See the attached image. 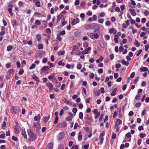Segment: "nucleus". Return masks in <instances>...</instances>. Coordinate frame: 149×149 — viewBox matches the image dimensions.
<instances>
[{
	"mask_svg": "<svg viewBox=\"0 0 149 149\" xmlns=\"http://www.w3.org/2000/svg\"><path fill=\"white\" fill-rule=\"evenodd\" d=\"M77 109L76 108H74L72 109V112L74 113V116H75L76 115V113L77 111Z\"/></svg>",
	"mask_w": 149,
	"mask_h": 149,
	"instance_id": "obj_40",
	"label": "nucleus"
},
{
	"mask_svg": "<svg viewBox=\"0 0 149 149\" xmlns=\"http://www.w3.org/2000/svg\"><path fill=\"white\" fill-rule=\"evenodd\" d=\"M100 93V91L99 90H97L95 92V95L96 96H97L99 95Z\"/></svg>",
	"mask_w": 149,
	"mask_h": 149,
	"instance_id": "obj_42",
	"label": "nucleus"
},
{
	"mask_svg": "<svg viewBox=\"0 0 149 149\" xmlns=\"http://www.w3.org/2000/svg\"><path fill=\"white\" fill-rule=\"evenodd\" d=\"M117 90V88H115L113 91L112 93H111V95L112 96H114L116 95V92Z\"/></svg>",
	"mask_w": 149,
	"mask_h": 149,
	"instance_id": "obj_22",
	"label": "nucleus"
},
{
	"mask_svg": "<svg viewBox=\"0 0 149 149\" xmlns=\"http://www.w3.org/2000/svg\"><path fill=\"white\" fill-rule=\"evenodd\" d=\"M148 68L146 67H142L140 68V72H145L148 70Z\"/></svg>",
	"mask_w": 149,
	"mask_h": 149,
	"instance_id": "obj_21",
	"label": "nucleus"
},
{
	"mask_svg": "<svg viewBox=\"0 0 149 149\" xmlns=\"http://www.w3.org/2000/svg\"><path fill=\"white\" fill-rule=\"evenodd\" d=\"M116 137V135L115 133H113L112 136H111V138L113 139H115Z\"/></svg>",
	"mask_w": 149,
	"mask_h": 149,
	"instance_id": "obj_63",
	"label": "nucleus"
},
{
	"mask_svg": "<svg viewBox=\"0 0 149 149\" xmlns=\"http://www.w3.org/2000/svg\"><path fill=\"white\" fill-rule=\"evenodd\" d=\"M16 125L15 126V133L17 134H18L19 132V130L18 127V124L17 123H16Z\"/></svg>",
	"mask_w": 149,
	"mask_h": 149,
	"instance_id": "obj_15",
	"label": "nucleus"
},
{
	"mask_svg": "<svg viewBox=\"0 0 149 149\" xmlns=\"http://www.w3.org/2000/svg\"><path fill=\"white\" fill-rule=\"evenodd\" d=\"M135 74L134 72H132L130 75V77L131 78H133L134 77Z\"/></svg>",
	"mask_w": 149,
	"mask_h": 149,
	"instance_id": "obj_61",
	"label": "nucleus"
},
{
	"mask_svg": "<svg viewBox=\"0 0 149 149\" xmlns=\"http://www.w3.org/2000/svg\"><path fill=\"white\" fill-rule=\"evenodd\" d=\"M139 80V78L137 77L133 81V83L134 84H136L137 82Z\"/></svg>",
	"mask_w": 149,
	"mask_h": 149,
	"instance_id": "obj_43",
	"label": "nucleus"
},
{
	"mask_svg": "<svg viewBox=\"0 0 149 149\" xmlns=\"http://www.w3.org/2000/svg\"><path fill=\"white\" fill-rule=\"evenodd\" d=\"M5 137V134L4 133L0 135V138L1 139H4Z\"/></svg>",
	"mask_w": 149,
	"mask_h": 149,
	"instance_id": "obj_64",
	"label": "nucleus"
},
{
	"mask_svg": "<svg viewBox=\"0 0 149 149\" xmlns=\"http://www.w3.org/2000/svg\"><path fill=\"white\" fill-rule=\"evenodd\" d=\"M58 117H56V118H55L54 122V124H56L57 123L58 121Z\"/></svg>",
	"mask_w": 149,
	"mask_h": 149,
	"instance_id": "obj_60",
	"label": "nucleus"
},
{
	"mask_svg": "<svg viewBox=\"0 0 149 149\" xmlns=\"http://www.w3.org/2000/svg\"><path fill=\"white\" fill-rule=\"evenodd\" d=\"M67 125V123L65 121L63 122L62 123H60L58 124L59 126L61 127H66Z\"/></svg>",
	"mask_w": 149,
	"mask_h": 149,
	"instance_id": "obj_12",
	"label": "nucleus"
},
{
	"mask_svg": "<svg viewBox=\"0 0 149 149\" xmlns=\"http://www.w3.org/2000/svg\"><path fill=\"white\" fill-rule=\"evenodd\" d=\"M63 15L61 14L59 15L57 17V19L58 21H60V20L62 19L63 17Z\"/></svg>",
	"mask_w": 149,
	"mask_h": 149,
	"instance_id": "obj_23",
	"label": "nucleus"
},
{
	"mask_svg": "<svg viewBox=\"0 0 149 149\" xmlns=\"http://www.w3.org/2000/svg\"><path fill=\"white\" fill-rule=\"evenodd\" d=\"M36 67V65L34 64H33L32 65L29 67L30 69H32Z\"/></svg>",
	"mask_w": 149,
	"mask_h": 149,
	"instance_id": "obj_47",
	"label": "nucleus"
},
{
	"mask_svg": "<svg viewBox=\"0 0 149 149\" xmlns=\"http://www.w3.org/2000/svg\"><path fill=\"white\" fill-rule=\"evenodd\" d=\"M57 39L60 41H61L62 40V38L60 37V35L58 34L57 35Z\"/></svg>",
	"mask_w": 149,
	"mask_h": 149,
	"instance_id": "obj_41",
	"label": "nucleus"
},
{
	"mask_svg": "<svg viewBox=\"0 0 149 149\" xmlns=\"http://www.w3.org/2000/svg\"><path fill=\"white\" fill-rule=\"evenodd\" d=\"M79 118L81 120L83 119V113L82 112H81L79 113Z\"/></svg>",
	"mask_w": 149,
	"mask_h": 149,
	"instance_id": "obj_36",
	"label": "nucleus"
},
{
	"mask_svg": "<svg viewBox=\"0 0 149 149\" xmlns=\"http://www.w3.org/2000/svg\"><path fill=\"white\" fill-rule=\"evenodd\" d=\"M58 149H64V145L63 144H60L59 146Z\"/></svg>",
	"mask_w": 149,
	"mask_h": 149,
	"instance_id": "obj_45",
	"label": "nucleus"
},
{
	"mask_svg": "<svg viewBox=\"0 0 149 149\" xmlns=\"http://www.w3.org/2000/svg\"><path fill=\"white\" fill-rule=\"evenodd\" d=\"M48 63L49 64V68H52L54 66V64L52 63H51L50 62H48Z\"/></svg>",
	"mask_w": 149,
	"mask_h": 149,
	"instance_id": "obj_46",
	"label": "nucleus"
},
{
	"mask_svg": "<svg viewBox=\"0 0 149 149\" xmlns=\"http://www.w3.org/2000/svg\"><path fill=\"white\" fill-rule=\"evenodd\" d=\"M12 113L14 114L17 113L19 111V108L18 107H11Z\"/></svg>",
	"mask_w": 149,
	"mask_h": 149,
	"instance_id": "obj_3",
	"label": "nucleus"
},
{
	"mask_svg": "<svg viewBox=\"0 0 149 149\" xmlns=\"http://www.w3.org/2000/svg\"><path fill=\"white\" fill-rule=\"evenodd\" d=\"M122 121L120 119H118L116 122V126H118L122 124Z\"/></svg>",
	"mask_w": 149,
	"mask_h": 149,
	"instance_id": "obj_18",
	"label": "nucleus"
},
{
	"mask_svg": "<svg viewBox=\"0 0 149 149\" xmlns=\"http://www.w3.org/2000/svg\"><path fill=\"white\" fill-rule=\"evenodd\" d=\"M140 98V95L139 94H137L135 97V99L137 100H139Z\"/></svg>",
	"mask_w": 149,
	"mask_h": 149,
	"instance_id": "obj_50",
	"label": "nucleus"
},
{
	"mask_svg": "<svg viewBox=\"0 0 149 149\" xmlns=\"http://www.w3.org/2000/svg\"><path fill=\"white\" fill-rule=\"evenodd\" d=\"M81 64L80 63H79L77 65V68L78 69H80L81 68Z\"/></svg>",
	"mask_w": 149,
	"mask_h": 149,
	"instance_id": "obj_49",
	"label": "nucleus"
},
{
	"mask_svg": "<svg viewBox=\"0 0 149 149\" xmlns=\"http://www.w3.org/2000/svg\"><path fill=\"white\" fill-rule=\"evenodd\" d=\"M78 140L79 141H80L82 139V136L81 135V132L80 131L79 133V135L78 137Z\"/></svg>",
	"mask_w": 149,
	"mask_h": 149,
	"instance_id": "obj_24",
	"label": "nucleus"
},
{
	"mask_svg": "<svg viewBox=\"0 0 149 149\" xmlns=\"http://www.w3.org/2000/svg\"><path fill=\"white\" fill-rule=\"evenodd\" d=\"M134 45L136 47H139L140 45V44L139 43L138 41L136 40L135 41Z\"/></svg>",
	"mask_w": 149,
	"mask_h": 149,
	"instance_id": "obj_32",
	"label": "nucleus"
},
{
	"mask_svg": "<svg viewBox=\"0 0 149 149\" xmlns=\"http://www.w3.org/2000/svg\"><path fill=\"white\" fill-rule=\"evenodd\" d=\"M91 49V47H88L87 49H85L82 51V54L84 55L88 54L89 53V51H90Z\"/></svg>",
	"mask_w": 149,
	"mask_h": 149,
	"instance_id": "obj_5",
	"label": "nucleus"
},
{
	"mask_svg": "<svg viewBox=\"0 0 149 149\" xmlns=\"http://www.w3.org/2000/svg\"><path fill=\"white\" fill-rule=\"evenodd\" d=\"M35 4L37 7H39L40 6V3L39 1H37V2H36Z\"/></svg>",
	"mask_w": 149,
	"mask_h": 149,
	"instance_id": "obj_34",
	"label": "nucleus"
},
{
	"mask_svg": "<svg viewBox=\"0 0 149 149\" xmlns=\"http://www.w3.org/2000/svg\"><path fill=\"white\" fill-rule=\"evenodd\" d=\"M42 69L43 70L47 71L49 70V68L47 66H45L43 67Z\"/></svg>",
	"mask_w": 149,
	"mask_h": 149,
	"instance_id": "obj_33",
	"label": "nucleus"
},
{
	"mask_svg": "<svg viewBox=\"0 0 149 149\" xmlns=\"http://www.w3.org/2000/svg\"><path fill=\"white\" fill-rule=\"evenodd\" d=\"M6 33V28L4 26H1V31L0 32V36H3Z\"/></svg>",
	"mask_w": 149,
	"mask_h": 149,
	"instance_id": "obj_6",
	"label": "nucleus"
},
{
	"mask_svg": "<svg viewBox=\"0 0 149 149\" xmlns=\"http://www.w3.org/2000/svg\"><path fill=\"white\" fill-rule=\"evenodd\" d=\"M96 26V24H88L86 25L85 28L87 30L91 29H94L95 26Z\"/></svg>",
	"mask_w": 149,
	"mask_h": 149,
	"instance_id": "obj_4",
	"label": "nucleus"
},
{
	"mask_svg": "<svg viewBox=\"0 0 149 149\" xmlns=\"http://www.w3.org/2000/svg\"><path fill=\"white\" fill-rule=\"evenodd\" d=\"M13 47L12 45H8L7 47V50L8 51H11L13 49Z\"/></svg>",
	"mask_w": 149,
	"mask_h": 149,
	"instance_id": "obj_28",
	"label": "nucleus"
},
{
	"mask_svg": "<svg viewBox=\"0 0 149 149\" xmlns=\"http://www.w3.org/2000/svg\"><path fill=\"white\" fill-rule=\"evenodd\" d=\"M149 14L148 11V10H146L144 12V15L145 16H148Z\"/></svg>",
	"mask_w": 149,
	"mask_h": 149,
	"instance_id": "obj_56",
	"label": "nucleus"
},
{
	"mask_svg": "<svg viewBox=\"0 0 149 149\" xmlns=\"http://www.w3.org/2000/svg\"><path fill=\"white\" fill-rule=\"evenodd\" d=\"M22 134L24 138L27 139V136L25 130L24 131L23 130H22Z\"/></svg>",
	"mask_w": 149,
	"mask_h": 149,
	"instance_id": "obj_27",
	"label": "nucleus"
},
{
	"mask_svg": "<svg viewBox=\"0 0 149 149\" xmlns=\"http://www.w3.org/2000/svg\"><path fill=\"white\" fill-rule=\"evenodd\" d=\"M50 118V115H49L48 116H45L44 118L43 121L45 123L47 122Z\"/></svg>",
	"mask_w": 149,
	"mask_h": 149,
	"instance_id": "obj_20",
	"label": "nucleus"
},
{
	"mask_svg": "<svg viewBox=\"0 0 149 149\" xmlns=\"http://www.w3.org/2000/svg\"><path fill=\"white\" fill-rule=\"evenodd\" d=\"M84 119L85 120V123L86 124H89L91 123V121L90 117L84 118Z\"/></svg>",
	"mask_w": 149,
	"mask_h": 149,
	"instance_id": "obj_13",
	"label": "nucleus"
},
{
	"mask_svg": "<svg viewBox=\"0 0 149 149\" xmlns=\"http://www.w3.org/2000/svg\"><path fill=\"white\" fill-rule=\"evenodd\" d=\"M40 55L42 57H43L45 56V52H42L40 53Z\"/></svg>",
	"mask_w": 149,
	"mask_h": 149,
	"instance_id": "obj_59",
	"label": "nucleus"
},
{
	"mask_svg": "<svg viewBox=\"0 0 149 149\" xmlns=\"http://www.w3.org/2000/svg\"><path fill=\"white\" fill-rule=\"evenodd\" d=\"M78 47L75 45H73L72 46V49L73 51H74V50H75L76 49H78Z\"/></svg>",
	"mask_w": 149,
	"mask_h": 149,
	"instance_id": "obj_37",
	"label": "nucleus"
},
{
	"mask_svg": "<svg viewBox=\"0 0 149 149\" xmlns=\"http://www.w3.org/2000/svg\"><path fill=\"white\" fill-rule=\"evenodd\" d=\"M88 36L91 38L93 39H97L99 37V35L97 33L94 34L93 33H89Z\"/></svg>",
	"mask_w": 149,
	"mask_h": 149,
	"instance_id": "obj_2",
	"label": "nucleus"
},
{
	"mask_svg": "<svg viewBox=\"0 0 149 149\" xmlns=\"http://www.w3.org/2000/svg\"><path fill=\"white\" fill-rule=\"evenodd\" d=\"M142 52V50L141 49H140L139 50L138 52L136 53V55L137 56H139L140 54H141Z\"/></svg>",
	"mask_w": 149,
	"mask_h": 149,
	"instance_id": "obj_54",
	"label": "nucleus"
},
{
	"mask_svg": "<svg viewBox=\"0 0 149 149\" xmlns=\"http://www.w3.org/2000/svg\"><path fill=\"white\" fill-rule=\"evenodd\" d=\"M40 123H36L34 122L33 123V125L36 128H38L39 126L40 125Z\"/></svg>",
	"mask_w": 149,
	"mask_h": 149,
	"instance_id": "obj_25",
	"label": "nucleus"
},
{
	"mask_svg": "<svg viewBox=\"0 0 149 149\" xmlns=\"http://www.w3.org/2000/svg\"><path fill=\"white\" fill-rule=\"evenodd\" d=\"M105 38L106 40H109L110 39V37L109 35H107L105 36Z\"/></svg>",
	"mask_w": 149,
	"mask_h": 149,
	"instance_id": "obj_62",
	"label": "nucleus"
},
{
	"mask_svg": "<svg viewBox=\"0 0 149 149\" xmlns=\"http://www.w3.org/2000/svg\"><path fill=\"white\" fill-rule=\"evenodd\" d=\"M32 78L33 79H35L37 81H39V79L36 75H33L32 77Z\"/></svg>",
	"mask_w": 149,
	"mask_h": 149,
	"instance_id": "obj_26",
	"label": "nucleus"
},
{
	"mask_svg": "<svg viewBox=\"0 0 149 149\" xmlns=\"http://www.w3.org/2000/svg\"><path fill=\"white\" fill-rule=\"evenodd\" d=\"M35 24L37 25H40L41 24V23L38 20H36L35 22Z\"/></svg>",
	"mask_w": 149,
	"mask_h": 149,
	"instance_id": "obj_38",
	"label": "nucleus"
},
{
	"mask_svg": "<svg viewBox=\"0 0 149 149\" xmlns=\"http://www.w3.org/2000/svg\"><path fill=\"white\" fill-rule=\"evenodd\" d=\"M93 113L95 115V119L97 118L100 114V112H98V111L97 109H95L94 110Z\"/></svg>",
	"mask_w": 149,
	"mask_h": 149,
	"instance_id": "obj_8",
	"label": "nucleus"
},
{
	"mask_svg": "<svg viewBox=\"0 0 149 149\" xmlns=\"http://www.w3.org/2000/svg\"><path fill=\"white\" fill-rule=\"evenodd\" d=\"M47 86L49 88L50 91H52L53 88V86L51 83L50 82H47L46 83Z\"/></svg>",
	"mask_w": 149,
	"mask_h": 149,
	"instance_id": "obj_9",
	"label": "nucleus"
},
{
	"mask_svg": "<svg viewBox=\"0 0 149 149\" xmlns=\"http://www.w3.org/2000/svg\"><path fill=\"white\" fill-rule=\"evenodd\" d=\"M47 61V58H44L42 60V62L43 63H46Z\"/></svg>",
	"mask_w": 149,
	"mask_h": 149,
	"instance_id": "obj_52",
	"label": "nucleus"
},
{
	"mask_svg": "<svg viewBox=\"0 0 149 149\" xmlns=\"http://www.w3.org/2000/svg\"><path fill=\"white\" fill-rule=\"evenodd\" d=\"M8 11L9 13L10 14L11 16H12L13 14L12 13V8H9L8 9Z\"/></svg>",
	"mask_w": 149,
	"mask_h": 149,
	"instance_id": "obj_44",
	"label": "nucleus"
},
{
	"mask_svg": "<svg viewBox=\"0 0 149 149\" xmlns=\"http://www.w3.org/2000/svg\"><path fill=\"white\" fill-rule=\"evenodd\" d=\"M53 146V143L51 142L49 143L47 145L46 149H52Z\"/></svg>",
	"mask_w": 149,
	"mask_h": 149,
	"instance_id": "obj_16",
	"label": "nucleus"
},
{
	"mask_svg": "<svg viewBox=\"0 0 149 149\" xmlns=\"http://www.w3.org/2000/svg\"><path fill=\"white\" fill-rule=\"evenodd\" d=\"M23 149H35V148L33 146H29L27 147L26 145H24L23 147Z\"/></svg>",
	"mask_w": 149,
	"mask_h": 149,
	"instance_id": "obj_11",
	"label": "nucleus"
},
{
	"mask_svg": "<svg viewBox=\"0 0 149 149\" xmlns=\"http://www.w3.org/2000/svg\"><path fill=\"white\" fill-rule=\"evenodd\" d=\"M37 40L38 41H40L41 39V36L40 34H38L36 36Z\"/></svg>",
	"mask_w": 149,
	"mask_h": 149,
	"instance_id": "obj_30",
	"label": "nucleus"
},
{
	"mask_svg": "<svg viewBox=\"0 0 149 149\" xmlns=\"http://www.w3.org/2000/svg\"><path fill=\"white\" fill-rule=\"evenodd\" d=\"M27 133L29 138V140L30 141H35L37 139V136L30 129L27 130Z\"/></svg>",
	"mask_w": 149,
	"mask_h": 149,
	"instance_id": "obj_1",
	"label": "nucleus"
},
{
	"mask_svg": "<svg viewBox=\"0 0 149 149\" xmlns=\"http://www.w3.org/2000/svg\"><path fill=\"white\" fill-rule=\"evenodd\" d=\"M125 136L127 138H131V134L130 132H129L127 133L125 135Z\"/></svg>",
	"mask_w": 149,
	"mask_h": 149,
	"instance_id": "obj_39",
	"label": "nucleus"
},
{
	"mask_svg": "<svg viewBox=\"0 0 149 149\" xmlns=\"http://www.w3.org/2000/svg\"><path fill=\"white\" fill-rule=\"evenodd\" d=\"M64 134L63 132H61L59 133L58 136V139L60 140L63 138L64 136Z\"/></svg>",
	"mask_w": 149,
	"mask_h": 149,
	"instance_id": "obj_7",
	"label": "nucleus"
},
{
	"mask_svg": "<svg viewBox=\"0 0 149 149\" xmlns=\"http://www.w3.org/2000/svg\"><path fill=\"white\" fill-rule=\"evenodd\" d=\"M38 48L39 49H42L43 48V46L41 44H39L38 46Z\"/></svg>",
	"mask_w": 149,
	"mask_h": 149,
	"instance_id": "obj_53",
	"label": "nucleus"
},
{
	"mask_svg": "<svg viewBox=\"0 0 149 149\" xmlns=\"http://www.w3.org/2000/svg\"><path fill=\"white\" fill-rule=\"evenodd\" d=\"M121 63L125 66H127L129 65V62L127 61H126L125 60L123 59L121 61Z\"/></svg>",
	"mask_w": 149,
	"mask_h": 149,
	"instance_id": "obj_19",
	"label": "nucleus"
},
{
	"mask_svg": "<svg viewBox=\"0 0 149 149\" xmlns=\"http://www.w3.org/2000/svg\"><path fill=\"white\" fill-rule=\"evenodd\" d=\"M131 1V4H131L130 5L129 7L132 8H134L135 7V5L136 3L134 0H130Z\"/></svg>",
	"mask_w": 149,
	"mask_h": 149,
	"instance_id": "obj_17",
	"label": "nucleus"
},
{
	"mask_svg": "<svg viewBox=\"0 0 149 149\" xmlns=\"http://www.w3.org/2000/svg\"><path fill=\"white\" fill-rule=\"evenodd\" d=\"M129 11L130 12L131 14L134 16L136 15V13L135 12V10L133 8H130L129 9Z\"/></svg>",
	"mask_w": 149,
	"mask_h": 149,
	"instance_id": "obj_10",
	"label": "nucleus"
},
{
	"mask_svg": "<svg viewBox=\"0 0 149 149\" xmlns=\"http://www.w3.org/2000/svg\"><path fill=\"white\" fill-rule=\"evenodd\" d=\"M12 139L13 140L15 141H16L18 140L17 138L14 136H13L12 137Z\"/></svg>",
	"mask_w": 149,
	"mask_h": 149,
	"instance_id": "obj_55",
	"label": "nucleus"
},
{
	"mask_svg": "<svg viewBox=\"0 0 149 149\" xmlns=\"http://www.w3.org/2000/svg\"><path fill=\"white\" fill-rule=\"evenodd\" d=\"M65 52L64 51H59L58 52V54L59 56L65 54Z\"/></svg>",
	"mask_w": 149,
	"mask_h": 149,
	"instance_id": "obj_29",
	"label": "nucleus"
},
{
	"mask_svg": "<svg viewBox=\"0 0 149 149\" xmlns=\"http://www.w3.org/2000/svg\"><path fill=\"white\" fill-rule=\"evenodd\" d=\"M46 33H50L51 32L50 29L49 28H47L46 29Z\"/></svg>",
	"mask_w": 149,
	"mask_h": 149,
	"instance_id": "obj_51",
	"label": "nucleus"
},
{
	"mask_svg": "<svg viewBox=\"0 0 149 149\" xmlns=\"http://www.w3.org/2000/svg\"><path fill=\"white\" fill-rule=\"evenodd\" d=\"M64 102L66 103L67 105L71 106L72 104L71 102L68 100L67 98H65L63 99Z\"/></svg>",
	"mask_w": 149,
	"mask_h": 149,
	"instance_id": "obj_14",
	"label": "nucleus"
},
{
	"mask_svg": "<svg viewBox=\"0 0 149 149\" xmlns=\"http://www.w3.org/2000/svg\"><path fill=\"white\" fill-rule=\"evenodd\" d=\"M58 64L59 65H62L63 66L65 65V63L63 62L62 61H60L58 62Z\"/></svg>",
	"mask_w": 149,
	"mask_h": 149,
	"instance_id": "obj_31",
	"label": "nucleus"
},
{
	"mask_svg": "<svg viewBox=\"0 0 149 149\" xmlns=\"http://www.w3.org/2000/svg\"><path fill=\"white\" fill-rule=\"evenodd\" d=\"M83 47L84 48L87 47L88 46V44L87 42H84L83 43Z\"/></svg>",
	"mask_w": 149,
	"mask_h": 149,
	"instance_id": "obj_35",
	"label": "nucleus"
},
{
	"mask_svg": "<svg viewBox=\"0 0 149 149\" xmlns=\"http://www.w3.org/2000/svg\"><path fill=\"white\" fill-rule=\"evenodd\" d=\"M146 21V19L145 18H142L141 20V22L143 24H144L145 23Z\"/></svg>",
	"mask_w": 149,
	"mask_h": 149,
	"instance_id": "obj_57",
	"label": "nucleus"
},
{
	"mask_svg": "<svg viewBox=\"0 0 149 149\" xmlns=\"http://www.w3.org/2000/svg\"><path fill=\"white\" fill-rule=\"evenodd\" d=\"M111 24L110 22L109 21H107L105 22V25L107 26H109Z\"/></svg>",
	"mask_w": 149,
	"mask_h": 149,
	"instance_id": "obj_58",
	"label": "nucleus"
},
{
	"mask_svg": "<svg viewBox=\"0 0 149 149\" xmlns=\"http://www.w3.org/2000/svg\"><path fill=\"white\" fill-rule=\"evenodd\" d=\"M73 117H72L70 116H68L66 118V120L67 121H70L72 119Z\"/></svg>",
	"mask_w": 149,
	"mask_h": 149,
	"instance_id": "obj_48",
	"label": "nucleus"
}]
</instances>
